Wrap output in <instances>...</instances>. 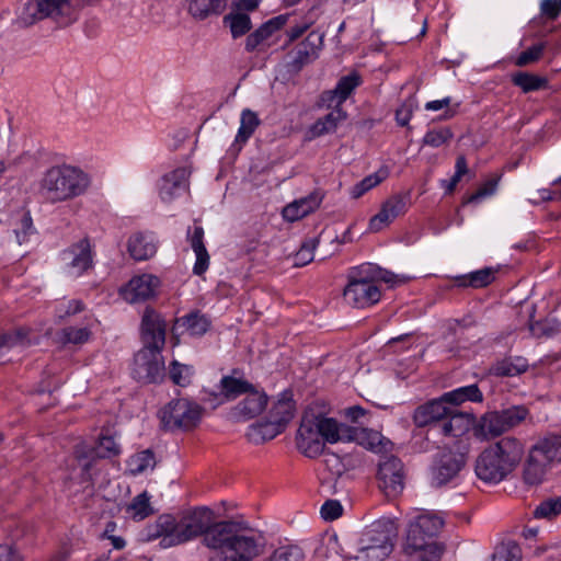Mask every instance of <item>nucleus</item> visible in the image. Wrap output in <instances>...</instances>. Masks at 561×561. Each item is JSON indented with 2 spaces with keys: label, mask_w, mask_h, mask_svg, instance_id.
Returning <instances> with one entry per match:
<instances>
[{
  "label": "nucleus",
  "mask_w": 561,
  "mask_h": 561,
  "mask_svg": "<svg viewBox=\"0 0 561 561\" xmlns=\"http://www.w3.org/2000/svg\"><path fill=\"white\" fill-rule=\"evenodd\" d=\"M416 107L417 102L414 96H410L407 100H404L396 111L397 123L400 126L409 125Z\"/></svg>",
  "instance_id": "obj_54"
},
{
  "label": "nucleus",
  "mask_w": 561,
  "mask_h": 561,
  "mask_svg": "<svg viewBox=\"0 0 561 561\" xmlns=\"http://www.w3.org/2000/svg\"><path fill=\"white\" fill-rule=\"evenodd\" d=\"M261 121L255 112L244 108L240 115V126L238 128L234 144L244 145L260 126Z\"/></svg>",
  "instance_id": "obj_36"
},
{
  "label": "nucleus",
  "mask_w": 561,
  "mask_h": 561,
  "mask_svg": "<svg viewBox=\"0 0 561 561\" xmlns=\"http://www.w3.org/2000/svg\"><path fill=\"white\" fill-rule=\"evenodd\" d=\"M512 81L525 93L538 91L548 87V80L546 78L528 72L515 73L512 77Z\"/></svg>",
  "instance_id": "obj_44"
},
{
  "label": "nucleus",
  "mask_w": 561,
  "mask_h": 561,
  "mask_svg": "<svg viewBox=\"0 0 561 561\" xmlns=\"http://www.w3.org/2000/svg\"><path fill=\"white\" fill-rule=\"evenodd\" d=\"M377 478L387 496H397L404 489L403 463L397 457H387L379 463Z\"/></svg>",
  "instance_id": "obj_13"
},
{
  "label": "nucleus",
  "mask_w": 561,
  "mask_h": 561,
  "mask_svg": "<svg viewBox=\"0 0 561 561\" xmlns=\"http://www.w3.org/2000/svg\"><path fill=\"white\" fill-rule=\"evenodd\" d=\"M178 323H181L192 336H201L205 334L210 327V322L207 317L199 312L186 314L179 319Z\"/></svg>",
  "instance_id": "obj_42"
},
{
  "label": "nucleus",
  "mask_w": 561,
  "mask_h": 561,
  "mask_svg": "<svg viewBox=\"0 0 561 561\" xmlns=\"http://www.w3.org/2000/svg\"><path fill=\"white\" fill-rule=\"evenodd\" d=\"M126 512L136 520H142L153 514L150 495L145 491L135 496L128 504Z\"/></svg>",
  "instance_id": "obj_43"
},
{
  "label": "nucleus",
  "mask_w": 561,
  "mask_h": 561,
  "mask_svg": "<svg viewBox=\"0 0 561 561\" xmlns=\"http://www.w3.org/2000/svg\"><path fill=\"white\" fill-rule=\"evenodd\" d=\"M540 13L547 20H557L561 14V0H541Z\"/></svg>",
  "instance_id": "obj_62"
},
{
  "label": "nucleus",
  "mask_w": 561,
  "mask_h": 561,
  "mask_svg": "<svg viewBox=\"0 0 561 561\" xmlns=\"http://www.w3.org/2000/svg\"><path fill=\"white\" fill-rule=\"evenodd\" d=\"M387 176L388 171L386 169H379L375 173L365 176L360 182H358L352 187L351 196L353 198H359L365 193L379 185L382 181L387 179Z\"/></svg>",
  "instance_id": "obj_45"
},
{
  "label": "nucleus",
  "mask_w": 561,
  "mask_h": 561,
  "mask_svg": "<svg viewBox=\"0 0 561 561\" xmlns=\"http://www.w3.org/2000/svg\"><path fill=\"white\" fill-rule=\"evenodd\" d=\"M192 376L193 367L180 364L176 360L172 362L170 369V378L175 385H179L181 387L187 386L191 382Z\"/></svg>",
  "instance_id": "obj_52"
},
{
  "label": "nucleus",
  "mask_w": 561,
  "mask_h": 561,
  "mask_svg": "<svg viewBox=\"0 0 561 561\" xmlns=\"http://www.w3.org/2000/svg\"><path fill=\"white\" fill-rule=\"evenodd\" d=\"M66 274L69 277H79L92 266L91 244L82 239L62 252Z\"/></svg>",
  "instance_id": "obj_17"
},
{
  "label": "nucleus",
  "mask_w": 561,
  "mask_h": 561,
  "mask_svg": "<svg viewBox=\"0 0 561 561\" xmlns=\"http://www.w3.org/2000/svg\"><path fill=\"white\" fill-rule=\"evenodd\" d=\"M191 171L185 168H176L164 174L159 183V196L162 202L170 203L188 191V178Z\"/></svg>",
  "instance_id": "obj_19"
},
{
  "label": "nucleus",
  "mask_w": 561,
  "mask_h": 561,
  "mask_svg": "<svg viewBox=\"0 0 561 561\" xmlns=\"http://www.w3.org/2000/svg\"><path fill=\"white\" fill-rule=\"evenodd\" d=\"M284 428L280 424L270 421L266 423H260L251 425L248 431V438L254 444H260L266 440H271L280 434Z\"/></svg>",
  "instance_id": "obj_40"
},
{
  "label": "nucleus",
  "mask_w": 561,
  "mask_h": 561,
  "mask_svg": "<svg viewBox=\"0 0 561 561\" xmlns=\"http://www.w3.org/2000/svg\"><path fill=\"white\" fill-rule=\"evenodd\" d=\"M321 202L322 195L319 192H312L285 206L282 213L283 217L290 222L299 220L313 213L320 206Z\"/></svg>",
  "instance_id": "obj_25"
},
{
  "label": "nucleus",
  "mask_w": 561,
  "mask_h": 561,
  "mask_svg": "<svg viewBox=\"0 0 561 561\" xmlns=\"http://www.w3.org/2000/svg\"><path fill=\"white\" fill-rule=\"evenodd\" d=\"M561 513V497L550 499L542 502L534 511L535 517L550 518Z\"/></svg>",
  "instance_id": "obj_56"
},
{
  "label": "nucleus",
  "mask_w": 561,
  "mask_h": 561,
  "mask_svg": "<svg viewBox=\"0 0 561 561\" xmlns=\"http://www.w3.org/2000/svg\"><path fill=\"white\" fill-rule=\"evenodd\" d=\"M313 38H316V35L310 34L301 44L296 47L293 57L294 66L301 67L316 57L317 46L312 42Z\"/></svg>",
  "instance_id": "obj_47"
},
{
  "label": "nucleus",
  "mask_w": 561,
  "mask_h": 561,
  "mask_svg": "<svg viewBox=\"0 0 561 561\" xmlns=\"http://www.w3.org/2000/svg\"><path fill=\"white\" fill-rule=\"evenodd\" d=\"M156 466L154 454L150 449L141 450L127 460V470L131 476H138L153 470Z\"/></svg>",
  "instance_id": "obj_41"
},
{
  "label": "nucleus",
  "mask_w": 561,
  "mask_h": 561,
  "mask_svg": "<svg viewBox=\"0 0 561 561\" xmlns=\"http://www.w3.org/2000/svg\"><path fill=\"white\" fill-rule=\"evenodd\" d=\"M161 427L165 431L191 430L202 417V408L187 399L170 401L158 413Z\"/></svg>",
  "instance_id": "obj_9"
},
{
  "label": "nucleus",
  "mask_w": 561,
  "mask_h": 561,
  "mask_svg": "<svg viewBox=\"0 0 561 561\" xmlns=\"http://www.w3.org/2000/svg\"><path fill=\"white\" fill-rule=\"evenodd\" d=\"M35 341V335L25 328L0 335V359L9 352L21 351Z\"/></svg>",
  "instance_id": "obj_29"
},
{
  "label": "nucleus",
  "mask_w": 561,
  "mask_h": 561,
  "mask_svg": "<svg viewBox=\"0 0 561 561\" xmlns=\"http://www.w3.org/2000/svg\"><path fill=\"white\" fill-rule=\"evenodd\" d=\"M343 507L339 501L328 500L321 506L320 513L325 520H334L342 515Z\"/></svg>",
  "instance_id": "obj_63"
},
{
  "label": "nucleus",
  "mask_w": 561,
  "mask_h": 561,
  "mask_svg": "<svg viewBox=\"0 0 561 561\" xmlns=\"http://www.w3.org/2000/svg\"><path fill=\"white\" fill-rule=\"evenodd\" d=\"M444 519L432 512H416L408 524L398 561H439L443 546L436 540Z\"/></svg>",
  "instance_id": "obj_2"
},
{
  "label": "nucleus",
  "mask_w": 561,
  "mask_h": 561,
  "mask_svg": "<svg viewBox=\"0 0 561 561\" xmlns=\"http://www.w3.org/2000/svg\"><path fill=\"white\" fill-rule=\"evenodd\" d=\"M224 23L230 28L233 38H238L247 34L252 23L247 13H230L224 18Z\"/></svg>",
  "instance_id": "obj_46"
},
{
  "label": "nucleus",
  "mask_w": 561,
  "mask_h": 561,
  "mask_svg": "<svg viewBox=\"0 0 561 561\" xmlns=\"http://www.w3.org/2000/svg\"><path fill=\"white\" fill-rule=\"evenodd\" d=\"M476 423L473 413L459 412L449 408L446 419L439 424V433L447 437H461L470 432Z\"/></svg>",
  "instance_id": "obj_21"
},
{
  "label": "nucleus",
  "mask_w": 561,
  "mask_h": 561,
  "mask_svg": "<svg viewBox=\"0 0 561 561\" xmlns=\"http://www.w3.org/2000/svg\"><path fill=\"white\" fill-rule=\"evenodd\" d=\"M14 233L19 244L28 240V237L33 233V221L28 213H22L20 228H15Z\"/></svg>",
  "instance_id": "obj_60"
},
{
  "label": "nucleus",
  "mask_w": 561,
  "mask_h": 561,
  "mask_svg": "<svg viewBox=\"0 0 561 561\" xmlns=\"http://www.w3.org/2000/svg\"><path fill=\"white\" fill-rule=\"evenodd\" d=\"M84 310V304L79 299L61 300L56 305L55 317L66 320Z\"/></svg>",
  "instance_id": "obj_48"
},
{
  "label": "nucleus",
  "mask_w": 561,
  "mask_h": 561,
  "mask_svg": "<svg viewBox=\"0 0 561 561\" xmlns=\"http://www.w3.org/2000/svg\"><path fill=\"white\" fill-rule=\"evenodd\" d=\"M267 405V396L259 390H251L247 397L234 408V415L242 420H250L260 415Z\"/></svg>",
  "instance_id": "obj_27"
},
{
  "label": "nucleus",
  "mask_w": 561,
  "mask_h": 561,
  "mask_svg": "<svg viewBox=\"0 0 561 561\" xmlns=\"http://www.w3.org/2000/svg\"><path fill=\"white\" fill-rule=\"evenodd\" d=\"M443 400H445L447 404L453 405H460L468 401L480 403L483 401V393L479 389L478 385L473 383L445 392L443 394Z\"/></svg>",
  "instance_id": "obj_33"
},
{
  "label": "nucleus",
  "mask_w": 561,
  "mask_h": 561,
  "mask_svg": "<svg viewBox=\"0 0 561 561\" xmlns=\"http://www.w3.org/2000/svg\"><path fill=\"white\" fill-rule=\"evenodd\" d=\"M0 561H22V557L12 546L0 545Z\"/></svg>",
  "instance_id": "obj_64"
},
{
  "label": "nucleus",
  "mask_w": 561,
  "mask_h": 561,
  "mask_svg": "<svg viewBox=\"0 0 561 561\" xmlns=\"http://www.w3.org/2000/svg\"><path fill=\"white\" fill-rule=\"evenodd\" d=\"M270 36H272L271 31H268L263 24L248 35L245 39V49L248 51L255 50L264 41H266Z\"/></svg>",
  "instance_id": "obj_59"
},
{
  "label": "nucleus",
  "mask_w": 561,
  "mask_h": 561,
  "mask_svg": "<svg viewBox=\"0 0 561 561\" xmlns=\"http://www.w3.org/2000/svg\"><path fill=\"white\" fill-rule=\"evenodd\" d=\"M346 119V113L341 106H335L329 114L316 121L306 131V139L313 140L323 135L334 133L337 126Z\"/></svg>",
  "instance_id": "obj_26"
},
{
  "label": "nucleus",
  "mask_w": 561,
  "mask_h": 561,
  "mask_svg": "<svg viewBox=\"0 0 561 561\" xmlns=\"http://www.w3.org/2000/svg\"><path fill=\"white\" fill-rule=\"evenodd\" d=\"M253 386L244 379L225 376L220 380V396L225 400H233L237 397L249 393Z\"/></svg>",
  "instance_id": "obj_38"
},
{
  "label": "nucleus",
  "mask_w": 561,
  "mask_h": 561,
  "mask_svg": "<svg viewBox=\"0 0 561 561\" xmlns=\"http://www.w3.org/2000/svg\"><path fill=\"white\" fill-rule=\"evenodd\" d=\"M85 323L82 327H66L58 333L61 344L81 345L87 343L92 335V328L96 321L92 316L85 317Z\"/></svg>",
  "instance_id": "obj_32"
},
{
  "label": "nucleus",
  "mask_w": 561,
  "mask_h": 561,
  "mask_svg": "<svg viewBox=\"0 0 561 561\" xmlns=\"http://www.w3.org/2000/svg\"><path fill=\"white\" fill-rule=\"evenodd\" d=\"M304 552L298 546H282L274 550L270 561H302Z\"/></svg>",
  "instance_id": "obj_51"
},
{
  "label": "nucleus",
  "mask_w": 561,
  "mask_h": 561,
  "mask_svg": "<svg viewBox=\"0 0 561 561\" xmlns=\"http://www.w3.org/2000/svg\"><path fill=\"white\" fill-rule=\"evenodd\" d=\"M523 456L524 445L520 440L503 437L479 455L476 474L488 483H499L518 466Z\"/></svg>",
  "instance_id": "obj_5"
},
{
  "label": "nucleus",
  "mask_w": 561,
  "mask_h": 561,
  "mask_svg": "<svg viewBox=\"0 0 561 561\" xmlns=\"http://www.w3.org/2000/svg\"><path fill=\"white\" fill-rule=\"evenodd\" d=\"M210 522L211 511L207 507H195L179 516L162 514L144 528L141 536L145 541L160 539V547L168 549L206 536Z\"/></svg>",
  "instance_id": "obj_1"
},
{
  "label": "nucleus",
  "mask_w": 561,
  "mask_h": 561,
  "mask_svg": "<svg viewBox=\"0 0 561 561\" xmlns=\"http://www.w3.org/2000/svg\"><path fill=\"white\" fill-rule=\"evenodd\" d=\"M409 194H396L386 199L378 214L369 220L368 230L378 232L408 210Z\"/></svg>",
  "instance_id": "obj_18"
},
{
  "label": "nucleus",
  "mask_w": 561,
  "mask_h": 561,
  "mask_svg": "<svg viewBox=\"0 0 561 561\" xmlns=\"http://www.w3.org/2000/svg\"><path fill=\"white\" fill-rule=\"evenodd\" d=\"M167 323L153 309L147 308L141 320L142 348L162 351L165 343Z\"/></svg>",
  "instance_id": "obj_16"
},
{
  "label": "nucleus",
  "mask_w": 561,
  "mask_h": 561,
  "mask_svg": "<svg viewBox=\"0 0 561 561\" xmlns=\"http://www.w3.org/2000/svg\"><path fill=\"white\" fill-rule=\"evenodd\" d=\"M449 408L443 396L420 405L413 413V421L416 426L424 427L434 424L439 430V424L446 419Z\"/></svg>",
  "instance_id": "obj_20"
},
{
  "label": "nucleus",
  "mask_w": 561,
  "mask_h": 561,
  "mask_svg": "<svg viewBox=\"0 0 561 561\" xmlns=\"http://www.w3.org/2000/svg\"><path fill=\"white\" fill-rule=\"evenodd\" d=\"M359 83L360 78L357 73L345 76L339 80L334 90L323 93L322 102L328 106H332L333 102L336 103V106H341Z\"/></svg>",
  "instance_id": "obj_30"
},
{
  "label": "nucleus",
  "mask_w": 561,
  "mask_h": 561,
  "mask_svg": "<svg viewBox=\"0 0 561 561\" xmlns=\"http://www.w3.org/2000/svg\"><path fill=\"white\" fill-rule=\"evenodd\" d=\"M528 363L527 359L524 357H510L504 358L502 360H499L495 363L492 368L491 373L495 376H517L519 374H523L527 370Z\"/></svg>",
  "instance_id": "obj_39"
},
{
  "label": "nucleus",
  "mask_w": 561,
  "mask_h": 561,
  "mask_svg": "<svg viewBox=\"0 0 561 561\" xmlns=\"http://www.w3.org/2000/svg\"><path fill=\"white\" fill-rule=\"evenodd\" d=\"M496 270L484 267L456 277L457 284L463 287L481 288L490 285L495 279Z\"/></svg>",
  "instance_id": "obj_37"
},
{
  "label": "nucleus",
  "mask_w": 561,
  "mask_h": 561,
  "mask_svg": "<svg viewBox=\"0 0 561 561\" xmlns=\"http://www.w3.org/2000/svg\"><path fill=\"white\" fill-rule=\"evenodd\" d=\"M528 414L529 411L526 407L513 405L501 411L485 413L479 425L485 435L496 437L518 426Z\"/></svg>",
  "instance_id": "obj_10"
},
{
  "label": "nucleus",
  "mask_w": 561,
  "mask_h": 561,
  "mask_svg": "<svg viewBox=\"0 0 561 561\" xmlns=\"http://www.w3.org/2000/svg\"><path fill=\"white\" fill-rule=\"evenodd\" d=\"M356 439L363 447L374 453H382L391 445L390 440L385 438L381 433L373 430L362 428L354 432L353 435L348 434V428L345 426V439Z\"/></svg>",
  "instance_id": "obj_31"
},
{
  "label": "nucleus",
  "mask_w": 561,
  "mask_h": 561,
  "mask_svg": "<svg viewBox=\"0 0 561 561\" xmlns=\"http://www.w3.org/2000/svg\"><path fill=\"white\" fill-rule=\"evenodd\" d=\"M227 7V0H191L190 14L198 20H204L213 14H220Z\"/></svg>",
  "instance_id": "obj_35"
},
{
  "label": "nucleus",
  "mask_w": 561,
  "mask_h": 561,
  "mask_svg": "<svg viewBox=\"0 0 561 561\" xmlns=\"http://www.w3.org/2000/svg\"><path fill=\"white\" fill-rule=\"evenodd\" d=\"M319 241L316 238L309 239L302 243L300 249L294 256L295 266H305L314 259V250L318 247Z\"/></svg>",
  "instance_id": "obj_50"
},
{
  "label": "nucleus",
  "mask_w": 561,
  "mask_h": 561,
  "mask_svg": "<svg viewBox=\"0 0 561 561\" xmlns=\"http://www.w3.org/2000/svg\"><path fill=\"white\" fill-rule=\"evenodd\" d=\"M552 462L541 446L537 443L530 450L524 469V480L528 484L540 483L547 472L549 463Z\"/></svg>",
  "instance_id": "obj_22"
},
{
  "label": "nucleus",
  "mask_w": 561,
  "mask_h": 561,
  "mask_svg": "<svg viewBox=\"0 0 561 561\" xmlns=\"http://www.w3.org/2000/svg\"><path fill=\"white\" fill-rule=\"evenodd\" d=\"M160 285L161 282L159 277L145 273L134 276L119 289V295L129 304L142 302L153 298Z\"/></svg>",
  "instance_id": "obj_12"
},
{
  "label": "nucleus",
  "mask_w": 561,
  "mask_h": 561,
  "mask_svg": "<svg viewBox=\"0 0 561 561\" xmlns=\"http://www.w3.org/2000/svg\"><path fill=\"white\" fill-rule=\"evenodd\" d=\"M374 273L376 276V284H378V280H382L387 284H389L391 287L405 284L410 280L409 276L405 275H397L389 271H383L377 266H374Z\"/></svg>",
  "instance_id": "obj_58"
},
{
  "label": "nucleus",
  "mask_w": 561,
  "mask_h": 561,
  "mask_svg": "<svg viewBox=\"0 0 561 561\" xmlns=\"http://www.w3.org/2000/svg\"><path fill=\"white\" fill-rule=\"evenodd\" d=\"M133 374L144 382H156L163 377L164 360L161 351L141 348L135 356Z\"/></svg>",
  "instance_id": "obj_11"
},
{
  "label": "nucleus",
  "mask_w": 561,
  "mask_h": 561,
  "mask_svg": "<svg viewBox=\"0 0 561 561\" xmlns=\"http://www.w3.org/2000/svg\"><path fill=\"white\" fill-rule=\"evenodd\" d=\"M465 465L461 454L443 455L432 471L433 483L443 485L450 481Z\"/></svg>",
  "instance_id": "obj_24"
},
{
  "label": "nucleus",
  "mask_w": 561,
  "mask_h": 561,
  "mask_svg": "<svg viewBox=\"0 0 561 561\" xmlns=\"http://www.w3.org/2000/svg\"><path fill=\"white\" fill-rule=\"evenodd\" d=\"M68 5V0H33L24 5L16 22L26 27L45 18L59 15Z\"/></svg>",
  "instance_id": "obj_14"
},
{
  "label": "nucleus",
  "mask_w": 561,
  "mask_h": 561,
  "mask_svg": "<svg viewBox=\"0 0 561 561\" xmlns=\"http://www.w3.org/2000/svg\"><path fill=\"white\" fill-rule=\"evenodd\" d=\"M345 439V425L324 416L317 407L309 405L302 415L297 432V448L309 458L318 457L324 444H335Z\"/></svg>",
  "instance_id": "obj_4"
},
{
  "label": "nucleus",
  "mask_w": 561,
  "mask_h": 561,
  "mask_svg": "<svg viewBox=\"0 0 561 561\" xmlns=\"http://www.w3.org/2000/svg\"><path fill=\"white\" fill-rule=\"evenodd\" d=\"M203 543L220 552L222 561H253L262 551L257 536L239 529L234 522H219L203 538Z\"/></svg>",
  "instance_id": "obj_3"
},
{
  "label": "nucleus",
  "mask_w": 561,
  "mask_h": 561,
  "mask_svg": "<svg viewBox=\"0 0 561 561\" xmlns=\"http://www.w3.org/2000/svg\"><path fill=\"white\" fill-rule=\"evenodd\" d=\"M453 136V131L448 127L430 129L423 137V145L437 148L449 141Z\"/></svg>",
  "instance_id": "obj_49"
},
{
  "label": "nucleus",
  "mask_w": 561,
  "mask_h": 561,
  "mask_svg": "<svg viewBox=\"0 0 561 561\" xmlns=\"http://www.w3.org/2000/svg\"><path fill=\"white\" fill-rule=\"evenodd\" d=\"M394 530L389 520L374 523L360 537L355 554L346 559L355 561H383L393 550Z\"/></svg>",
  "instance_id": "obj_7"
},
{
  "label": "nucleus",
  "mask_w": 561,
  "mask_h": 561,
  "mask_svg": "<svg viewBox=\"0 0 561 561\" xmlns=\"http://www.w3.org/2000/svg\"><path fill=\"white\" fill-rule=\"evenodd\" d=\"M296 404L291 396L283 392L271 410L273 421L285 428L286 424L294 417Z\"/></svg>",
  "instance_id": "obj_34"
},
{
  "label": "nucleus",
  "mask_w": 561,
  "mask_h": 561,
  "mask_svg": "<svg viewBox=\"0 0 561 561\" xmlns=\"http://www.w3.org/2000/svg\"><path fill=\"white\" fill-rule=\"evenodd\" d=\"M90 176L82 169L61 164L48 169L41 181L42 195L51 203L66 202L87 192Z\"/></svg>",
  "instance_id": "obj_6"
},
{
  "label": "nucleus",
  "mask_w": 561,
  "mask_h": 561,
  "mask_svg": "<svg viewBox=\"0 0 561 561\" xmlns=\"http://www.w3.org/2000/svg\"><path fill=\"white\" fill-rule=\"evenodd\" d=\"M187 239L191 248L195 253L196 261L193 266L195 275H203L209 267V254L204 244V229L201 226H195L193 231H187Z\"/></svg>",
  "instance_id": "obj_28"
},
{
  "label": "nucleus",
  "mask_w": 561,
  "mask_h": 561,
  "mask_svg": "<svg viewBox=\"0 0 561 561\" xmlns=\"http://www.w3.org/2000/svg\"><path fill=\"white\" fill-rule=\"evenodd\" d=\"M127 250L136 261L152 257L158 250V239L152 232H136L128 239Z\"/></svg>",
  "instance_id": "obj_23"
},
{
  "label": "nucleus",
  "mask_w": 561,
  "mask_h": 561,
  "mask_svg": "<svg viewBox=\"0 0 561 561\" xmlns=\"http://www.w3.org/2000/svg\"><path fill=\"white\" fill-rule=\"evenodd\" d=\"M499 179H491L483 183L469 198L468 203H478L481 199L492 196L497 190Z\"/></svg>",
  "instance_id": "obj_61"
},
{
  "label": "nucleus",
  "mask_w": 561,
  "mask_h": 561,
  "mask_svg": "<svg viewBox=\"0 0 561 561\" xmlns=\"http://www.w3.org/2000/svg\"><path fill=\"white\" fill-rule=\"evenodd\" d=\"M343 296L345 301L355 308H367L380 300L381 291L378 284H376L371 264L356 266L351 270Z\"/></svg>",
  "instance_id": "obj_8"
},
{
  "label": "nucleus",
  "mask_w": 561,
  "mask_h": 561,
  "mask_svg": "<svg viewBox=\"0 0 561 561\" xmlns=\"http://www.w3.org/2000/svg\"><path fill=\"white\" fill-rule=\"evenodd\" d=\"M121 447L116 443L115 438L112 436H101L95 446L91 448L88 453L84 451L82 446H77L75 450V457L78 460L79 466L82 471V479L88 481L89 477V468L91 465V460L95 458H111L119 455Z\"/></svg>",
  "instance_id": "obj_15"
},
{
  "label": "nucleus",
  "mask_w": 561,
  "mask_h": 561,
  "mask_svg": "<svg viewBox=\"0 0 561 561\" xmlns=\"http://www.w3.org/2000/svg\"><path fill=\"white\" fill-rule=\"evenodd\" d=\"M520 548L515 543L502 545L492 556L493 561H520Z\"/></svg>",
  "instance_id": "obj_55"
},
{
  "label": "nucleus",
  "mask_w": 561,
  "mask_h": 561,
  "mask_svg": "<svg viewBox=\"0 0 561 561\" xmlns=\"http://www.w3.org/2000/svg\"><path fill=\"white\" fill-rule=\"evenodd\" d=\"M538 444L551 461L561 462V435H552L539 440Z\"/></svg>",
  "instance_id": "obj_53"
},
{
  "label": "nucleus",
  "mask_w": 561,
  "mask_h": 561,
  "mask_svg": "<svg viewBox=\"0 0 561 561\" xmlns=\"http://www.w3.org/2000/svg\"><path fill=\"white\" fill-rule=\"evenodd\" d=\"M543 49H545V44H542V43L533 45L531 47L522 51L517 56V58L515 60L516 66L524 67V66H527L529 64H533V62L539 60V58L541 57V55L543 53Z\"/></svg>",
  "instance_id": "obj_57"
}]
</instances>
